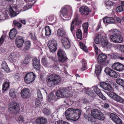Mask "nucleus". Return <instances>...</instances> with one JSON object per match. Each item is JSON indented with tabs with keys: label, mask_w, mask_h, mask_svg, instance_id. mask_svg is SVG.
Listing matches in <instances>:
<instances>
[{
	"label": "nucleus",
	"mask_w": 124,
	"mask_h": 124,
	"mask_svg": "<svg viewBox=\"0 0 124 124\" xmlns=\"http://www.w3.org/2000/svg\"><path fill=\"white\" fill-rule=\"evenodd\" d=\"M81 112L80 109L68 108L65 112L66 117L68 120L76 121L79 118Z\"/></svg>",
	"instance_id": "f257e3e1"
},
{
	"label": "nucleus",
	"mask_w": 124,
	"mask_h": 124,
	"mask_svg": "<svg viewBox=\"0 0 124 124\" xmlns=\"http://www.w3.org/2000/svg\"><path fill=\"white\" fill-rule=\"evenodd\" d=\"M74 90L72 89L71 87L70 86L59 90L56 92V94L58 98L64 97H70L72 96L73 91Z\"/></svg>",
	"instance_id": "f03ea898"
},
{
	"label": "nucleus",
	"mask_w": 124,
	"mask_h": 124,
	"mask_svg": "<svg viewBox=\"0 0 124 124\" xmlns=\"http://www.w3.org/2000/svg\"><path fill=\"white\" fill-rule=\"evenodd\" d=\"M60 80V76L55 74L49 76L46 78V81L48 85L52 86L59 83Z\"/></svg>",
	"instance_id": "7ed1b4c3"
},
{
	"label": "nucleus",
	"mask_w": 124,
	"mask_h": 124,
	"mask_svg": "<svg viewBox=\"0 0 124 124\" xmlns=\"http://www.w3.org/2000/svg\"><path fill=\"white\" fill-rule=\"evenodd\" d=\"M91 115L94 118L101 120H103L105 118L104 114L99 110L94 109L91 111Z\"/></svg>",
	"instance_id": "20e7f679"
},
{
	"label": "nucleus",
	"mask_w": 124,
	"mask_h": 124,
	"mask_svg": "<svg viewBox=\"0 0 124 124\" xmlns=\"http://www.w3.org/2000/svg\"><path fill=\"white\" fill-rule=\"evenodd\" d=\"M9 14L11 17H13L16 16V12L13 10L12 8H10L9 11H7L4 15L3 14L0 15V21L4 20L8 18V14Z\"/></svg>",
	"instance_id": "39448f33"
},
{
	"label": "nucleus",
	"mask_w": 124,
	"mask_h": 124,
	"mask_svg": "<svg viewBox=\"0 0 124 124\" xmlns=\"http://www.w3.org/2000/svg\"><path fill=\"white\" fill-rule=\"evenodd\" d=\"M68 10L70 12L72 11V8L70 6L63 7L61 10V12L62 15L66 18H69L70 17V15L68 12Z\"/></svg>",
	"instance_id": "423d86ee"
},
{
	"label": "nucleus",
	"mask_w": 124,
	"mask_h": 124,
	"mask_svg": "<svg viewBox=\"0 0 124 124\" xmlns=\"http://www.w3.org/2000/svg\"><path fill=\"white\" fill-rule=\"evenodd\" d=\"M35 75L33 72L29 73L25 76L24 77L25 81L27 83L30 84L35 79Z\"/></svg>",
	"instance_id": "0eeeda50"
},
{
	"label": "nucleus",
	"mask_w": 124,
	"mask_h": 124,
	"mask_svg": "<svg viewBox=\"0 0 124 124\" xmlns=\"http://www.w3.org/2000/svg\"><path fill=\"white\" fill-rule=\"evenodd\" d=\"M57 55L58 56L59 61L63 62L66 60V53L65 51L62 49H59L58 51Z\"/></svg>",
	"instance_id": "6e6552de"
},
{
	"label": "nucleus",
	"mask_w": 124,
	"mask_h": 124,
	"mask_svg": "<svg viewBox=\"0 0 124 124\" xmlns=\"http://www.w3.org/2000/svg\"><path fill=\"white\" fill-rule=\"evenodd\" d=\"M57 42L54 40H53L49 41L48 46L50 49L51 52H54L57 49Z\"/></svg>",
	"instance_id": "1a4fd4ad"
},
{
	"label": "nucleus",
	"mask_w": 124,
	"mask_h": 124,
	"mask_svg": "<svg viewBox=\"0 0 124 124\" xmlns=\"http://www.w3.org/2000/svg\"><path fill=\"white\" fill-rule=\"evenodd\" d=\"M61 42L64 47L66 49H68L71 46V43L69 38H62L61 40Z\"/></svg>",
	"instance_id": "9d476101"
},
{
	"label": "nucleus",
	"mask_w": 124,
	"mask_h": 124,
	"mask_svg": "<svg viewBox=\"0 0 124 124\" xmlns=\"http://www.w3.org/2000/svg\"><path fill=\"white\" fill-rule=\"evenodd\" d=\"M111 67L113 69L119 71H121L124 70V65L118 62L113 64Z\"/></svg>",
	"instance_id": "9b49d317"
},
{
	"label": "nucleus",
	"mask_w": 124,
	"mask_h": 124,
	"mask_svg": "<svg viewBox=\"0 0 124 124\" xmlns=\"http://www.w3.org/2000/svg\"><path fill=\"white\" fill-rule=\"evenodd\" d=\"M79 10L81 14L85 16L88 15L91 11L90 9L86 6L81 7L79 8Z\"/></svg>",
	"instance_id": "f8f14e48"
},
{
	"label": "nucleus",
	"mask_w": 124,
	"mask_h": 124,
	"mask_svg": "<svg viewBox=\"0 0 124 124\" xmlns=\"http://www.w3.org/2000/svg\"><path fill=\"white\" fill-rule=\"evenodd\" d=\"M104 71L111 77L117 78L118 76L116 72L110 68L107 67L105 69Z\"/></svg>",
	"instance_id": "ddd939ff"
},
{
	"label": "nucleus",
	"mask_w": 124,
	"mask_h": 124,
	"mask_svg": "<svg viewBox=\"0 0 124 124\" xmlns=\"http://www.w3.org/2000/svg\"><path fill=\"white\" fill-rule=\"evenodd\" d=\"M110 117L111 119L116 124H122V121L120 118L117 116L113 113L110 115Z\"/></svg>",
	"instance_id": "4468645a"
},
{
	"label": "nucleus",
	"mask_w": 124,
	"mask_h": 124,
	"mask_svg": "<svg viewBox=\"0 0 124 124\" xmlns=\"http://www.w3.org/2000/svg\"><path fill=\"white\" fill-rule=\"evenodd\" d=\"M101 44L103 47L107 49L110 48L111 46V43L108 42L107 38L106 37H105V38H103L101 41Z\"/></svg>",
	"instance_id": "2eb2a0df"
},
{
	"label": "nucleus",
	"mask_w": 124,
	"mask_h": 124,
	"mask_svg": "<svg viewBox=\"0 0 124 124\" xmlns=\"http://www.w3.org/2000/svg\"><path fill=\"white\" fill-rule=\"evenodd\" d=\"M81 21L79 20L76 17L74 19L71 24L70 30L71 31L72 33L73 31L74 30L75 24L79 25L81 24Z\"/></svg>",
	"instance_id": "dca6fc26"
},
{
	"label": "nucleus",
	"mask_w": 124,
	"mask_h": 124,
	"mask_svg": "<svg viewBox=\"0 0 124 124\" xmlns=\"http://www.w3.org/2000/svg\"><path fill=\"white\" fill-rule=\"evenodd\" d=\"M32 66L33 68L37 70H40L41 66L39 60L36 58H34L32 61Z\"/></svg>",
	"instance_id": "f3484780"
},
{
	"label": "nucleus",
	"mask_w": 124,
	"mask_h": 124,
	"mask_svg": "<svg viewBox=\"0 0 124 124\" xmlns=\"http://www.w3.org/2000/svg\"><path fill=\"white\" fill-rule=\"evenodd\" d=\"M24 40L23 37L21 36H18L16 38V44L17 46L20 48L23 46Z\"/></svg>",
	"instance_id": "a211bd4d"
},
{
	"label": "nucleus",
	"mask_w": 124,
	"mask_h": 124,
	"mask_svg": "<svg viewBox=\"0 0 124 124\" xmlns=\"http://www.w3.org/2000/svg\"><path fill=\"white\" fill-rule=\"evenodd\" d=\"M94 92L101 98L104 100H106V98L102 94L100 90L99 89L97 86H95L92 87Z\"/></svg>",
	"instance_id": "6ab92c4d"
},
{
	"label": "nucleus",
	"mask_w": 124,
	"mask_h": 124,
	"mask_svg": "<svg viewBox=\"0 0 124 124\" xmlns=\"http://www.w3.org/2000/svg\"><path fill=\"white\" fill-rule=\"evenodd\" d=\"M29 90L27 88H25L22 90L21 94L22 97L24 98H27L29 96Z\"/></svg>",
	"instance_id": "aec40b11"
},
{
	"label": "nucleus",
	"mask_w": 124,
	"mask_h": 124,
	"mask_svg": "<svg viewBox=\"0 0 124 124\" xmlns=\"http://www.w3.org/2000/svg\"><path fill=\"white\" fill-rule=\"evenodd\" d=\"M47 120L44 117H41L36 119L35 121L37 124H46Z\"/></svg>",
	"instance_id": "412c9836"
},
{
	"label": "nucleus",
	"mask_w": 124,
	"mask_h": 124,
	"mask_svg": "<svg viewBox=\"0 0 124 124\" xmlns=\"http://www.w3.org/2000/svg\"><path fill=\"white\" fill-rule=\"evenodd\" d=\"M107 58L106 55L103 54H100L98 56V60L99 62L101 63L105 61Z\"/></svg>",
	"instance_id": "4be33fe9"
},
{
	"label": "nucleus",
	"mask_w": 124,
	"mask_h": 124,
	"mask_svg": "<svg viewBox=\"0 0 124 124\" xmlns=\"http://www.w3.org/2000/svg\"><path fill=\"white\" fill-rule=\"evenodd\" d=\"M1 68L3 69L6 72H9V69L8 67L6 62L5 61H3L1 65Z\"/></svg>",
	"instance_id": "5701e85b"
},
{
	"label": "nucleus",
	"mask_w": 124,
	"mask_h": 124,
	"mask_svg": "<svg viewBox=\"0 0 124 124\" xmlns=\"http://www.w3.org/2000/svg\"><path fill=\"white\" fill-rule=\"evenodd\" d=\"M16 36V30L15 29H11L9 33V37L10 39H13L15 38Z\"/></svg>",
	"instance_id": "b1692460"
},
{
	"label": "nucleus",
	"mask_w": 124,
	"mask_h": 124,
	"mask_svg": "<svg viewBox=\"0 0 124 124\" xmlns=\"http://www.w3.org/2000/svg\"><path fill=\"white\" fill-rule=\"evenodd\" d=\"M103 38L101 34H99L95 38L94 40V42L96 44H99L100 43L101 41H102Z\"/></svg>",
	"instance_id": "393cba45"
},
{
	"label": "nucleus",
	"mask_w": 124,
	"mask_h": 124,
	"mask_svg": "<svg viewBox=\"0 0 124 124\" xmlns=\"http://www.w3.org/2000/svg\"><path fill=\"white\" fill-rule=\"evenodd\" d=\"M109 32L110 33H113L114 35H121L122 32L119 29H115L113 30H111L109 31Z\"/></svg>",
	"instance_id": "a878e982"
},
{
	"label": "nucleus",
	"mask_w": 124,
	"mask_h": 124,
	"mask_svg": "<svg viewBox=\"0 0 124 124\" xmlns=\"http://www.w3.org/2000/svg\"><path fill=\"white\" fill-rule=\"evenodd\" d=\"M66 32L63 29H58L57 31V35L59 37H62L65 35Z\"/></svg>",
	"instance_id": "bb28decb"
},
{
	"label": "nucleus",
	"mask_w": 124,
	"mask_h": 124,
	"mask_svg": "<svg viewBox=\"0 0 124 124\" xmlns=\"http://www.w3.org/2000/svg\"><path fill=\"white\" fill-rule=\"evenodd\" d=\"M55 96L54 94L50 93L48 95V99L49 102H53L55 101Z\"/></svg>",
	"instance_id": "cd10ccee"
},
{
	"label": "nucleus",
	"mask_w": 124,
	"mask_h": 124,
	"mask_svg": "<svg viewBox=\"0 0 124 124\" xmlns=\"http://www.w3.org/2000/svg\"><path fill=\"white\" fill-rule=\"evenodd\" d=\"M114 100L117 102L120 103H123L124 102V99L117 94H116V95L114 96Z\"/></svg>",
	"instance_id": "c85d7f7f"
},
{
	"label": "nucleus",
	"mask_w": 124,
	"mask_h": 124,
	"mask_svg": "<svg viewBox=\"0 0 124 124\" xmlns=\"http://www.w3.org/2000/svg\"><path fill=\"white\" fill-rule=\"evenodd\" d=\"M102 68L99 65H97L96 66V69L95 71V74L96 75H99L100 74Z\"/></svg>",
	"instance_id": "c756f323"
},
{
	"label": "nucleus",
	"mask_w": 124,
	"mask_h": 124,
	"mask_svg": "<svg viewBox=\"0 0 124 124\" xmlns=\"http://www.w3.org/2000/svg\"><path fill=\"white\" fill-rule=\"evenodd\" d=\"M116 36V43H120L123 42V39L121 35Z\"/></svg>",
	"instance_id": "7c9ffc66"
},
{
	"label": "nucleus",
	"mask_w": 124,
	"mask_h": 124,
	"mask_svg": "<svg viewBox=\"0 0 124 124\" xmlns=\"http://www.w3.org/2000/svg\"><path fill=\"white\" fill-rule=\"evenodd\" d=\"M45 30L46 31L45 34L46 36H48L51 35V31L49 26H46Z\"/></svg>",
	"instance_id": "2f4dec72"
},
{
	"label": "nucleus",
	"mask_w": 124,
	"mask_h": 124,
	"mask_svg": "<svg viewBox=\"0 0 124 124\" xmlns=\"http://www.w3.org/2000/svg\"><path fill=\"white\" fill-rule=\"evenodd\" d=\"M82 34L81 30L79 29H78L76 34V36L77 38L79 39H81L82 37Z\"/></svg>",
	"instance_id": "473e14b6"
},
{
	"label": "nucleus",
	"mask_w": 124,
	"mask_h": 124,
	"mask_svg": "<svg viewBox=\"0 0 124 124\" xmlns=\"http://www.w3.org/2000/svg\"><path fill=\"white\" fill-rule=\"evenodd\" d=\"M117 84L124 87V80L121 78L117 79L116 80Z\"/></svg>",
	"instance_id": "72a5a7b5"
},
{
	"label": "nucleus",
	"mask_w": 124,
	"mask_h": 124,
	"mask_svg": "<svg viewBox=\"0 0 124 124\" xmlns=\"http://www.w3.org/2000/svg\"><path fill=\"white\" fill-rule=\"evenodd\" d=\"M9 86V83L8 82H6L4 83L3 85L2 90L3 91H5L7 90Z\"/></svg>",
	"instance_id": "f704fd0d"
},
{
	"label": "nucleus",
	"mask_w": 124,
	"mask_h": 124,
	"mask_svg": "<svg viewBox=\"0 0 124 124\" xmlns=\"http://www.w3.org/2000/svg\"><path fill=\"white\" fill-rule=\"evenodd\" d=\"M82 27L84 31V32L85 33H86L87 32L88 27V23L87 22L84 23L83 24Z\"/></svg>",
	"instance_id": "c9c22d12"
},
{
	"label": "nucleus",
	"mask_w": 124,
	"mask_h": 124,
	"mask_svg": "<svg viewBox=\"0 0 124 124\" xmlns=\"http://www.w3.org/2000/svg\"><path fill=\"white\" fill-rule=\"evenodd\" d=\"M43 112L44 114L47 115H49L51 113L50 109L48 108H44Z\"/></svg>",
	"instance_id": "e433bc0d"
},
{
	"label": "nucleus",
	"mask_w": 124,
	"mask_h": 124,
	"mask_svg": "<svg viewBox=\"0 0 124 124\" xmlns=\"http://www.w3.org/2000/svg\"><path fill=\"white\" fill-rule=\"evenodd\" d=\"M79 44L81 48L84 51L87 52L88 49L82 43L80 42Z\"/></svg>",
	"instance_id": "4c0bfd02"
},
{
	"label": "nucleus",
	"mask_w": 124,
	"mask_h": 124,
	"mask_svg": "<svg viewBox=\"0 0 124 124\" xmlns=\"http://www.w3.org/2000/svg\"><path fill=\"white\" fill-rule=\"evenodd\" d=\"M90 89L89 88H87V89H84V90L83 91H81L83 92V91H85V93L88 95L90 96H93V93H90L89 92Z\"/></svg>",
	"instance_id": "58836bf2"
},
{
	"label": "nucleus",
	"mask_w": 124,
	"mask_h": 124,
	"mask_svg": "<svg viewBox=\"0 0 124 124\" xmlns=\"http://www.w3.org/2000/svg\"><path fill=\"white\" fill-rule=\"evenodd\" d=\"M24 44L25 45V49L27 50L28 49L31 45L30 42L29 41H25Z\"/></svg>",
	"instance_id": "ea45409f"
},
{
	"label": "nucleus",
	"mask_w": 124,
	"mask_h": 124,
	"mask_svg": "<svg viewBox=\"0 0 124 124\" xmlns=\"http://www.w3.org/2000/svg\"><path fill=\"white\" fill-rule=\"evenodd\" d=\"M82 67L81 68V70L83 71L87 69L86 68L87 63L86 62L83 61V62Z\"/></svg>",
	"instance_id": "a19ab883"
},
{
	"label": "nucleus",
	"mask_w": 124,
	"mask_h": 124,
	"mask_svg": "<svg viewBox=\"0 0 124 124\" xmlns=\"http://www.w3.org/2000/svg\"><path fill=\"white\" fill-rule=\"evenodd\" d=\"M111 18H110V17H105L103 19V23L105 24L106 23H110V20H111Z\"/></svg>",
	"instance_id": "79ce46f5"
},
{
	"label": "nucleus",
	"mask_w": 124,
	"mask_h": 124,
	"mask_svg": "<svg viewBox=\"0 0 124 124\" xmlns=\"http://www.w3.org/2000/svg\"><path fill=\"white\" fill-rule=\"evenodd\" d=\"M37 90V94L38 97L40 99V100L42 99V96L41 93V91L39 89H38Z\"/></svg>",
	"instance_id": "37998d69"
},
{
	"label": "nucleus",
	"mask_w": 124,
	"mask_h": 124,
	"mask_svg": "<svg viewBox=\"0 0 124 124\" xmlns=\"http://www.w3.org/2000/svg\"><path fill=\"white\" fill-rule=\"evenodd\" d=\"M108 83L105 82H103L101 83L100 84V86L104 89H106V86L107 85Z\"/></svg>",
	"instance_id": "c03bdc74"
},
{
	"label": "nucleus",
	"mask_w": 124,
	"mask_h": 124,
	"mask_svg": "<svg viewBox=\"0 0 124 124\" xmlns=\"http://www.w3.org/2000/svg\"><path fill=\"white\" fill-rule=\"evenodd\" d=\"M107 94L109 96L112 97L113 99L114 96L116 94L113 92H108Z\"/></svg>",
	"instance_id": "a18cd8bd"
},
{
	"label": "nucleus",
	"mask_w": 124,
	"mask_h": 124,
	"mask_svg": "<svg viewBox=\"0 0 124 124\" xmlns=\"http://www.w3.org/2000/svg\"><path fill=\"white\" fill-rule=\"evenodd\" d=\"M110 39L114 43H116V36L115 35H112L110 36Z\"/></svg>",
	"instance_id": "49530a36"
},
{
	"label": "nucleus",
	"mask_w": 124,
	"mask_h": 124,
	"mask_svg": "<svg viewBox=\"0 0 124 124\" xmlns=\"http://www.w3.org/2000/svg\"><path fill=\"white\" fill-rule=\"evenodd\" d=\"M123 10V8L122 6L121 5L118 7L116 8V12H120L122 11Z\"/></svg>",
	"instance_id": "de8ad7c7"
},
{
	"label": "nucleus",
	"mask_w": 124,
	"mask_h": 124,
	"mask_svg": "<svg viewBox=\"0 0 124 124\" xmlns=\"http://www.w3.org/2000/svg\"><path fill=\"white\" fill-rule=\"evenodd\" d=\"M105 4L106 5L109 6H111L113 5V3L110 0H108L105 2Z\"/></svg>",
	"instance_id": "09e8293b"
},
{
	"label": "nucleus",
	"mask_w": 124,
	"mask_h": 124,
	"mask_svg": "<svg viewBox=\"0 0 124 124\" xmlns=\"http://www.w3.org/2000/svg\"><path fill=\"white\" fill-rule=\"evenodd\" d=\"M9 110L12 113H15L16 111V106H14L10 107L9 108Z\"/></svg>",
	"instance_id": "8fccbe9b"
},
{
	"label": "nucleus",
	"mask_w": 124,
	"mask_h": 124,
	"mask_svg": "<svg viewBox=\"0 0 124 124\" xmlns=\"http://www.w3.org/2000/svg\"><path fill=\"white\" fill-rule=\"evenodd\" d=\"M29 36L32 39L35 40L37 38L35 34L33 35V34L31 32H30L29 34Z\"/></svg>",
	"instance_id": "3c124183"
},
{
	"label": "nucleus",
	"mask_w": 124,
	"mask_h": 124,
	"mask_svg": "<svg viewBox=\"0 0 124 124\" xmlns=\"http://www.w3.org/2000/svg\"><path fill=\"white\" fill-rule=\"evenodd\" d=\"M42 100H40V99H37L35 101V103L36 105L37 106V107H38L41 104V101Z\"/></svg>",
	"instance_id": "603ef678"
},
{
	"label": "nucleus",
	"mask_w": 124,
	"mask_h": 124,
	"mask_svg": "<svg viewBox=\"0 0 124 124\" xmlns=\"http://www.w3.org/2000/svg\"><path fill=\"white\" fill-rule=\"evenodd\" d=\"M9 94L10 96L11 97L14 98L15 97V92L13 90L10 91Z\"/></svg>",
	"instance_id": "864d4df0"
},
{
	"label": "nucleus",
	"mask_w": 124,
	"mask_h": 124,
	"mask_svg": "<svg viewBox=\"0 0 124 124\" xmlns=\"http://www.w3.org/2000/svg\"><path fill=\"white\" fill-rule=\"evenodd\" d=\"M93 46L94 48L96 54L97 55L98 54L99 49L97 46L94 44Z\"/></svg>",
	"instance_id": "5fc2aeb1"
},
{
	"label": "nucleus",
	"mask_w": 124,
	"mask_h": 124,
	"mask_svg": "<svg viewBox=\"0 0 124 124\" xmlns=\"http://www.w3.org/2000/svg\"><path fill=\"white\" fill-rule=\"evenodd\" d=\"M119 54L117 53H115L113 54H112V58H114L115 59L118 58Z\"/></svg>",
	"instance_id": "6e6d98bb"
},
{
	"label": "nucleus",
	"mask_w": 124,
	"mask_h": 124,
	"mask_svg": "<svg viewBox=\"0 0 124 124\" xmlns=\"http://www.w3.org/2000/svg\"><path fill=\"white\" fill-rule=\"evenodd\" d=\"M30 60L28 57H26L24 60L23 61V63L25 64H27L29 62Z\"/></svg>",
	"instance_id": "4d7b16f0"
},
{
	"label": "nucleus",
	"mask_w": 124,
	"mask_h": 124,
	"mask_svg": "<svg viewBox=\"0 0 124 124\" xmlns=\"http://www.w3.org/2000/svg\"><path fill=\"white\" fill-rule=\"evenodd\" d=\"M106 87V88L107 89H105V90H110L112 88L111 86L108 83L107 84V85Z\"/></svg>",
	"instance_id": "13d9d810"
},
{
	"label": "nucleus",
	"mask_w": 124,
	"mask_h": 124,
	"mask_svg": "<svg viewBox=\"0 0 124 124\" xmlns=\"http://www.w3.org/2000/svg\"><path fill=\"white\" fill-rule=\"evenodd\" d=\"M20 110V107L18 104L16 103V113H18Z\"/></svg>",
	"instance_id": "bf43d9fd"
},
{
	"label": "nucleus",
	"mask_w": 124,
	"mask_h": 124,
	"mask_svg": "<svg viewBox=\"0 0 124 124\" xmlns=\"http://www.w3.org/2000/svg\"><path fill=\"white\" fill-rule=\"evenodd\" d=\"M67 122L62 120H60L57 122V124H66Z\"/></svg>",
	"instance_id": "052dcab7"
},
{
	"label": "nucleus",
	"mask_w": 124,
	"mask_h": 124,
	"mask_svg": "<svg viewBox=\"0 0 124 124\" xmlns=\"http://www.w3.org/2000/svg\"><path fill=\"white\" fill-rule=\"evenodd\" d=\"M42 61L43 64L46 65L47 64V60L45 58L43 57L42 58Z\"/></svg>",
	"instance_id": "680f3d73"
},
{
	"label": "nucleus",
	"mask_w": 124,
	"mask_h": 124,
	"mask_svg": "<svg viewBox=\"0 0 124 124\" xmlns=\"http://www.w3.org/2000/svg\"><path fill=\"white\" fill-rule=\"evenodd\" d=\"M13 55V54H10V55L9 56V60L11 62H13L14 61V59L13 57L12 56Z\"/></svg>",
	"instance_id": "e2e57ef3"
},
{
	"label": "nucleus",
	"mask_w": 124,
	"mask_h": 124,
	"mask_svg": "<svg viewBox=\"0 0 124 124\" xmlns=\"http://www.w3.org/2000/svg\"><path fill=\"white\" fill-rule=\"evenodd\" d=\"M103 107L105 108H108L109 107V104L108 103H106L104 104L102 106Z\"/></svg>",
	"instance_id": "0e129e2a"
},
{
	"label": "nucleus",
	"mask_w": 124,
	"mask_h": 124,
	"mask_svg": "<svg viewBox=\"0 0 124 124\" xmlns=\"http://www.w3.org/2000/svg\"><path fill=\"white\" fill-rule=\"evenodd\" d=\"M4 40V38L3 36H2L0 38V45H1L3 43Z\"/></svg>",
	"instance_id": "69168bd1"
},
{
	"label": "nucleus",
	"mask_w": 124,
	"mask_h": 124,
	"mask_svg": "<svg viewBox=\"0 0 124 124\" xmlns=\"http://www.w3.org/2000/svg\"><path fill=\"white\" fill-rule=\"evenodd\" d=\"M22 25V24L19 23H16V26H17L18 28H20Z\"/></svg>",
	"instance_id": "338daca9"
},
{
	"label": "nucleus",
	"mask_w": 124,
	"mask_h": 124,
	"mask_svg": "<svg viewBox=\"0 0 124 124\" xmlns=\"http://www.w3.org/2000/svg\"><path fill=\"white\" fill-rule=\"evenodd\" d=\"M18 120L22 122H23L24 121L23 118L21 116H19L18 118Z\"/></svg>",
	"instance_id": "774afa93"
}]
</instances>
